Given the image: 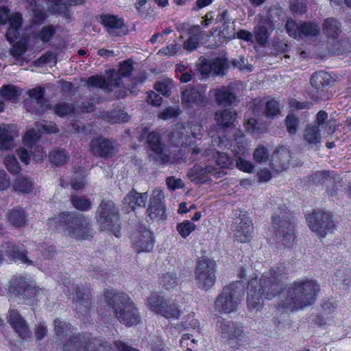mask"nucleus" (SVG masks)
I'll use <instances>...</instances> for the list:
<instances>
[{"label": "nucleus", "mask_w": 351, "mask_h": 351, "mask_svg": "<svg viewBox=\"0 0 351 351\" xmlns=\"http://www.w3.org/2000/svg\"><path fill=\"white\" fill-rule=\"evenodd\" d=\"M319 285L314 280L300 279L287 286L279 294L278 306L293 311L312 305L316 300Z\"/></svg>", "instance_id": "1"}, {"label": "nucleus", "mask_w": 351, "mask_h": 351, "mask_svg": "<svg viewBox=\"0 0 351 351\" xmlns=\"http://www.w3.org/2000/svg\"><path fill=\"white\" fill-rule=\"evenodd\" d=\"M280 280L275 270L263 273L258 282L256 278H252L247 287L248 308L258 311L263 306V298H274L279 292Z\"/></svg>", "instance_id": "2"}, {"label": "nucleus", "mask_w": 351, "mask_h": 351, "mask_svg": "<svg viewBox=\"0 0 351 351\" xmlns=\"http://www.w3.org/2000/svg\"><path fill=\"white\" fill-rule=\"evenodd\" d=\"M47 225L50 230L61 228L66 236L79 239H88L92 237L88 218L75 213L64 212L48 219Z\"/></svg>", "instance_id": "3"}, {"label": "nucleus", "mask_w": 351, "mask_h": 351, "mask_svg": "<svg viewBox=\"0 0 351 351\" xmlns=\"http://www.w3.org/2000/svg\"><path fill=\"white\" fill-rule=\"evenodd\" d=\"M104 304L109 308V315L114 313L118 320L127 326L141 322V316L134 302L123 293L108 290L104 293Z\"/></svg>", "instance_id": "4"}, {"label": "nucleus", "mask_w": 351, "mask_h": 351, "mask_svg": "<svg viewBox=\"0 0 351 351\" xmlns=\"http://www.w3.org/2000/svg\"><path fill=\"white\" fill-rule=\"evenodd\" d=\"M57 132L56 124L50 122L44 123H38L36 128L28 130L23 136V147L18 150V154L21 162L28 164L29 161L30 154L36 160H42L46 154L43 148L36 146V141L40 134L55 133Z\"/></svg>", "instance_id": "5"}, {"label": "nucleus", "mask_w": 351, "mask_h": 351, "mask_svg": "<svg viewBox=\"0 0 351 351\" xmlns=\"http://www.w3.org/2000/svg\"><path fill=\"white\" fill-rule=\"evenodd\" d=\"M243 295V286L235 282L223 287L215 302V309L220 315L233 313L237 311Z\"/></svg>", "instance_id": "6"}, {"label": "nucleus", "mask_w": 351, "mask_h": 351, "mask_svg": "<svg viewBox=\"0 0 351 351\" xmlns=\"http://www.w3.org/2000/svg\"><path fill=\"white\" fill-rule=\"evenodd\" d=\"M132 70V65L130 61H125L120 64L118 71L113 70L110 71L108 78L102 76H92L87 80L88 87H99L105 91L113 90L114 88L119 87L123 84L121 77H128Z\"/></svg>", "instance_id": "7"}, {"label": "nucleus", "mask_w": 351, "mask_h": 351, "mask_svg": "<svg viewBox=\"0 0 351 351\" xmlns=\"http://www.w3.org/2000/svg\"><path fill=\"white\" fill-rule=\"evenodd\" d=\"M287 218L288 213L285 210L276 211L272 216L271 232H274L278 242L289 247L295 240V226Z\"/></svg>", "instance_id": "8"}, {"label": "nucleus", "mask_w": 351, "mask_h": 351, "mask_svg": "<svg viewBox=\"0 0 351 351\" xmlns=\"http://www.w3.org/2000/svg\"><path fill=\"white\" fill-rule=\"evenodd\" d=\"M63 351H116L105 341L78 333L69 337Z\"/></svg>", "instance_id": "9"}, {"label": "nucleus", "mask_w": 351, "mask_h": 351, "mask_svg": "<svg viewBox=\"0 0 351 351\" xmlns=\"http://www.w3.org/2000/svg\"><path fill=\"white\" fill-rule=\"evenodd\" d=\"M228 143H225L219 136H213L211 144L205 149L202 156L208 159V162L211 163L213 167L217 170H222L224 176L226 174V169L232 165V160L224 152H221L217 148L221 149L223 147H227Z\"/></svg>", "instance_id": "10"}, {"label": "nucleus", "mask_w": 351, "mask_h": 351, "mask_svg": "<svg viewBox=\"0 0 351 351\" xmlns=\"http://www.w3.org/2000/svg\"><path fill=\"white\" fill-rule=\"evenodd\" d=\"M64 291L68 297L73 295V301L76 313L82 316H86L90 313L91 294L88 288L76 287L70 281L64 282Z\"/></svg>", "instance_id": "11"}, {"label": "nucleus", "mask_w": 351, "mask_h": 351, "mask_svg": "<svg viewBox=\"0 0 351 351\" xmlns=\"http://www.w3.org/2000/svg\"><path fill=\"white\" fill-rule=\"evenodd\" d=\"M96 219L102 229L110 231L114 229L115 237H120L119 230H116L117 227L119 228L118 209L112 201L104 200L101 202L97 210Z\"/></svg>", "instance_id": "12"}, {"label": "nucleus", "mask_w": 351, "mask_h": 351, "mask_svg": "<svg viewBox=\"0 0 351 351\" xmlns=\"http://www.w3.org/2000/svg\"><path fill=\"white\" fill-rule=\"evenodd\" d=\"M215 263L208 258L202 257L197 263L195 269V281L199 289L207 291L215 282Z\"/></svg>", "instance_id": "13"}, {"label": "nucleus", "mask_w": 351, "mask_h": 351, "mask_svg": "<svg viewBox=\"0 0 351 351\" xmlns=\"http://www.w3.org/2000/svg\"><path fill=\"white\" fill-rule=\"evenodd\" d=\"M306 220L310 229L321 237H325L335 227L330 214L322 210L313 211Z\"/></svg>", "instance_id": "14"}, {"label": "nucleus", "mask_w": 351, "mask_h": 351, "mask_svg": "<svg viewBox=\"0 0 351 351\" xmlns=\"http://www.w3.org/2000/svg\"><path fill=\"white\" fill-rule=\"evenodd\" d=\"M203 128L199 124H193L191 125L185 126L182 123L176 125L175 129L171 132L170 140L172 143L176 145H191L192 142L189 141L191 134L194 138L200 139L202 135Z\"/></svg>", "instance_id": "15"}, {"label": "nucleus", "mask_w": 351, "mask_h": 351, "mask_svg": "<svg viewBox=\"0 0 351 351\" xmlns=\"http://www.w3.org/2000/svg\"><path fill=\"white\" fill-rule=\"evenodd\" d=\"M217 330L221 337L227 340L230 344H240L246 341V336L242 326L237 323L224 319H219Z\"/></svg>", "instance_id": "16"}, {"label": "nucleus", "mask_w": 351, "mask_h": 351, "mask_svg": "<svg viewBox=\"0 0 351 351\" xmlns=\"http://www.w3.org/2000/svg\"><path fill=\"white\" fill-rule=\"evenodd\" d=\"M286 29L288 34L295 39L315 36L319 34L320 30L319 25L316 23L302 22L298 24L291 19L287 20Z\"/></svg>", "instance_id": "17"}, {"label": "nucleus", "mask_w": 351, "mask_h": 351, "mask_svg": "<svg viewBox=\"0 0 351 351\" xmlns=\"http://www.w3.org/2000/svg\"><path fill=\"white\" fill-rule=\"evenodd\" d=\"M9 291L25 300L34 298H36V300H40V295L44 293L43 289H36L34 286L29 284L23 277L11 281Z\"/></svg>", "instance_id": "18"}, {"label": "nucleus", "mask_w": 351, "mask_h": 351, "mask_svg": "<svg viewBox=\"0 0 351 351\" xmlns=\"http://www.w3.org/2000/svg\"><path fill=\"white\" fill-rule=\"evenodd\" d=\"M210 176L215 178H221L224 176L222 170H217L208 162L204 166L195 165L187 173V177L191 181L197 184H202L210 180Z\"/></svg>", "instance_id": "19"}, {"label": "nucleus", "mask_w": 351, "mask_h": 351, "mask_svg": "<svg viewBox=\"0 0 351 351\" xmlns=\"http://www.w3.org/2000/svg\"><path fill=\"white\" fill-rule=\"evenodd\" d=\"M232 231L238 241L241 243L250 241L253 233L252 219L245 213H241L234 219Z\"/></svg>", "instance_id": "20"}, {"label": "nucleus", "mask_w": 351, "mask_h": 351, "mask_svg": "<svg viewBox=\"0 0 351 351\" xmlns=\"http://www.w3.org/2000/svg\"><path fill=\"white\" fill-rule=\"evenodd\" d=\"M182 104L186 108H195L205 106V90L199 88L189 87L182 93Z\"/></svg>", "instance_id": "21"}, {"label": "nucleus", "mask_w": 351, "mask_h": 351, "mask_svg": "<svg viewBox=\"0 0 351 351\" xmlns=\"http://www.w3.org/2000/svg\"><path fill=\"white\" fill-rule=\"evenodd\" d=\"M142 134L143 136L148 134L147 137V142L149 147L153 152V154H151V157H152L155 160L162 163L168 162L169 158L163 152V145L161 142V138L158 133L156 132L148 133V129L144 128L143 130Z\"/></svg>", "instance_id": "22"}, {"label": "nucleus", "mask_w": 351, "mask_h": 351, "mask_svg": "<svg viewBox=\"0 0 351 351\" xmlns=\"http://www.w3.org/2000/svg\"><path fill=\"white\" fill-rule=\"evenodd\" d=\"M164 194L160 189H155L150 198L147 210V215L152 219L162 220L165 218V209L163 203Z\"/></svg>", "instance_id": "23"}, {"label": "nucleus", "mask_w": 351, "mask_h": 351, "mask_svg": "<svg viewBox=\"0 0 351 351\" xmlns=\"http://www.w3.org/2000/svg\"><path fill=\"white\" fill-rule=\"evenodd\" d=\"M133 247L138 252H150L154 243L152 234L147 229H143L136 232L132 237Z\"/></svg>", "instance_id": "24"}, {"label": "nucleus", "mask_w": 351, "mask_h": 351, "mask_svg": "<svg viewBox=\"0 0 351 351\" xmlns=\"http://www.w3.org/2000/svg\"><path fill=\"white\" fill-rule=\"evenodd\" d=\"M90 147V151L94 155L101 157H111L116 152L112 143L101 137L93 139Z\"/></svg>", "instance_id": "25"}, {"label": "nucleus", "mask_w": 351, "mask_h": 351, "mask_svg": "<svg viewBox=\"0 0 351 351\" xmlns=\"http://www.w3.org/2000/svg\"><path fill=\"white\" fill-rule=\"evenodd\" d=\"M0 252L5 258L7 257L10 260H19L24 263H30L25 251L21 250L19 246L10 241H5L1 245Z\"/></svg>", "instance_id": "26"}, {"label": "nucleus", "mask_w": 351, "mask_h": 351, "mask_svg": "<svg viewBox=\"0 0 351 351\" xmlns=\"http://www.w3.org/2000/svg\"><path fill=\"white\" fill-rule=\"evenodd\" d=\"M148 198L147 193H140L134 190L130 191L123 199V205L128 212L144 207Z\"/></svg>", "instance_id": "27"}, {"label": "nucleus", "mask_w": 351, "mask_h": 351, "mask_svg": "<svg viewBox=\"0 0 351 351\" xmlns=\"http://www.w3.org/2000/svg\"><path fill=\"white\" fill-rule=\"evenodd\" d=\"M8 322L21 337L29 336L30 332L26 322L16 311H9Z\"/></svg>", "instance_id": "28"}, {"label": "nucleus", "mask_w": 351, "mask_h": 351, "mask_svg": "<svg viewBox=\"0 0 351 351\" xmlns=\"http://www.w3.org/2000/svg\"><path fill=\"white\" fill-rule=\"evenodd\" d=\"M219 105H230L236 101L234 94L229 87H222L210 91Z\"/></svg>", "instance_id": "29"}, {"label": "nucleus", "mask_w": 351, "mask_h": 351, "mask_svg": "<svg viewBox=\"0 0 351 351\" xmlns=\"http://www.w3.org/2000/svg\"><path fill=\"white\" fill-rule=\"evenodd\" d=\"M102 23L108 28L110 34L119 35L124 26L123 21L114 15H104L101 18Z\"/></svg>", "instance_id": "30"}, {"label": "nucleus", "mask_w": 351, "mask_h": 351, "mask_svg": "<svg viewBox=\"0 0 351 351\" xmlns=\"http://www.w3.org/2000/svg\"><path fill=\"white\" fill-rule=\"evenodd\" d=\"M22 24L21 14L16 12L10 18L9 27L5 34L7 40L11 43L19 36V29Z\"/></svg>", "instance_id": "31"}, {"label": "nucleus", "mask_w": 351, "mask_h": 351, "mask_svg": "<svg viewBox=\"0 0 351 351\" xmlns=\"http://www.w3.org/2000/svg\"><path fill=\"white\" fill-rule=\"evenodd\" d=\"M324 35L329 38H337L341 32L340 23L334 18L326 19L322 27Z\"/></svg>", "instance_id": "32"}, {"label": "nucleus", "mask_w": 351, "mask_h": 351, "mask_svg": "<svg viewBox=\"0 0 351 351\" xmlns=\"http://www.w3.org/2000/svg\"><path fill=\"white\" fill-rule=\"evenodd\" d=\"M332 77L330 75L323 71L314 73L311 79V84L317 92L323 90V88L326 87L330 84Z\"/></svg>", "instance_id": "33"}, {"label": "nucleus", "mask_w": 351, "mask_h": 351, "mask_svg": "<svg viewBox=\"0 0 351 351\" xmlns=\"http://www.w3.org/2000/svg\"><path fill=\"white\" fill-rule=\"evenodd\" d=\"M270 29H271V24L269 20L259 22L254 27V34L258 44L263 45L266 42Z\"/></svg>", "instance_id": "34"}, {"label": "nucleus", "mask_w": 351, "mask_h": 351, "mask_svg": "<svg viewBox=\"0 0 351 351\" xmlns=\"http://www.w3.org/2000/svg\"><path fill=\"white\" fill-rule=\"evenodd\" d=\"M166 300L158 293H152L147 299L146 306L156 315H160Z\"/></svg>", "instance_id": "35"}, {"label": "nucleus", "mask_w": 351, "mask_h": 351, "mask_svg": "<svg viewBox=\"0 0 351 351\" xmlns=\"http://www.w3.org/2000/svg\"><path fill=\"white\" fill-rule=\"evenodd\" d=\"M12 127L9 125H0V148L8 149L13 145L14 134Z\"/></svg>", "instance_id": "36"}, {"label": "nucleus", "mask_w": 351, "mask_h": 351, "mask_svg": "<svg viewBox=\"0 0 351 351\" xmlns=\"http://www.w3.org/2000/svg\"><path fill=\"white\" fill-rule=\"evenodd\" d=\"M237 114L234 110H223L215 113V119L222 127H229L235 121Z\"/></svg>", "instance_id": "37"}, {"label": "nucleus", "mask_w": 351, "mask_h": 351, "mask_svg": "<svg viewBox=\"0 0 351 351\" xmlns=\"http://www.w3.org/2000/svg\"><path fill=\"white\" fill-rule=\"evenodd\" d=\"M160 315L167 319H178L182 315V311L180 309L177 304L170 301H166L165 304L162 308Z\"/></svg>", "instance_id": "38"}, {"label": "nucleus", "mask_w": 351, "mask_h": 351, "mask_svg": "<svg viewBox=\"0 0 351 351\" xmlns=\"http://www.w3.org/2000/svg\"><path fill=\"white\" fill-rule=\"evenodd\" d=\"M45 89L43 87H36L29 91V96L33 101H35L43 110H47L49 104L45 100Z\"/></svg>", "instance_id": "39"}, {"label": "nucleus", "mask_w": 351, "mask_h": 351, "mask_svg": "<svg viewBox=\"0 0 351 351\" xmlns=\"http://www.w3.org/2000/svg\"><path fill=\"white\" fill-rule=\"evenodd\" d=\"M8 221L16 227L25 225L26 221L25 210L20 208H14L8 214Z\"/></svg>", "instance_id": "40"}, {"label": "nucleus", "mask_w": 351, "mask_h": 351, "mask_svg": "<svg viewBox=\"0 0 351 351\" xmlns=\"http://www.w3.org/2000/svg\"><path fill=\"white\" fill-rule=\"evenodd\" d=\"M304 140L311 145H317L321 140L320 130L318 127L308 126L304 132Z\"/></svg>", "instance_id": "41"}, {"label": "nucleus", "mask_w": 351, "mask_h": 351, "mask_svg": "<svg viewBox=\"0 0 351 351\" xmlns=\"http://www.w3.org/2000/svg\"><path fill=\"white\" fill-rule=\"evenodd\" d=\"M1 95L8 101L16 102L21 95V92L15 86L4 85L1 88Z\"/></svg>", "instance_id": "42"}, {"label": "nucleus", "mask_w": 351, "mask_h": 351, "mask_svg": "<svg viewBox=\"0 0 351 351\" xmlns=\"http://www.w3.org/2000/svg\"><path fill=\"white\" fill-rule=\"evenodd\" d=\"M34 183L32 180L25 176H19L16 180L14 187L15 190L24 193H28L32 191Z\"/></svg>", "instance_id": "43"}, {"label": "nucleus", "mask_w": 351, "mask_h": 351, "mask_svg": "<svg viewBox=\"0 0 351 351\" xmlns=\"http://www.w3.org/2000/svg\"><path fill=\"white\" fill-rule=\"evenodd\" d=\"M71 200L73 206L77 210L88 211L91 208V202L87 197L74 195L71 197Z\"/></svg>", "instance_id": "44"}, {"label": "nucleus", "mask_w": 351, "mask_h": 351, "mask_svg": "<svg viewBox=\"0 0 351 351\" xmlns=\"http://www.w3.org/2000/svg\"><path fill=\"white\" fill-rule=\"evenodd\" d=\"M198 339L193 335L184 334L180 339V346L187 351H195L197 347Z\"/></svg>", "instance_id": "45"}, {"label": "nucleus", "mask_w": 351, "mask_h": 351, "mask_svg": "<svg viewBox=\"0 0 351 351\" xmlns=\"http://www.w3.org/2000/svg\"><path fill=\"white\" fill-rule=\"evenodd\" d=\"M265 113L267 118H276L280 114L279 102L274 99L269 100L265 104Z\"/></svg>", "instance_id": "46"}, {"label": "nucleus", "mask_w": 351, "mask_h": 351, "mask_svg": "<svg viewBox=\"0 0 351 351\" xmlns=\"http://www.w3.org/2000/svg\"><path fill=\"white\" fill-rule=\"evenodd\" d=\"M199 322L195 318L194 313L188 314L184 320L178 324L179 328L184 330H196L199 328Z\"/></svg>", "instance_id": "47"}, {"label": "nucleus", "mask_w": 351, "mask_h": 351, "mask_svg": "<svg viewBox=\"0 0 351 351\" xmlns=\"http://www.w3.org/2000/svg\"><path fill=\"white\" fill-rule=\"evenodd\" d=\"M51 162L55 165H62L64 164L69 158L68 153L64 149H56L49 154Z\"/></svg>", "instance_id": "48"}, {"label": "nucleus", "mask_w": 351, "mask_h": 351, "mask_svg": "<svg viewBox=\"0 0 351 351\" xmlns=\"http://www.w3.org/2000/svg\"><path fill=\"white\" fill-rule=\"evenodd\" d=\"M333 281L339 289L346 290L351 285V280L348 275L345 274L343 271H339L335 274Z\"/></svg>", "instance_id": "49"}, {"label": "nucleus", "mask_w": 351, "mask_h": 351, "mask_svg": "<svg viewBox=\"0 0 351 351\" xmlns=\"http://www.w3.org/2000/svg\"><path fill=\"white\" fill-rule=\"evenodd\" d=\"M54 330L56 335L62 338L71 332V328L65 321L56 319L54 322Z\"/></svg>", "instance_id": "50"}, {"label": "nucleus", "mask_w": 351, "mask_h": 351, "mask_svg": "<svg viewBox=\"0 0 351 351\" xmlns=\"http://www.w3.org/2000/svg\"><path fill=\"white\" fill-rule=\"evenodd\" d=\"M196 226L191 221L186 220L177 225V230L182 238H186L195 230Z\"/></svg>", "instance_id": "51"}, {"label": "nucleus", "mask_w": 351, "mask_h": 351, "mask_svg": "<svg viewBox=\"0 0 351 351\" xmlns=\"http://www.w3.org/2000/svg\"><path fill=\"white\" fill-rule=\"evenodd\" d=\"M53 110L55 113L60 117L70 114L75 111L73 106L67 103H60L56 104L54 106ZM76 110L79 111L78 109H76Z\"/></svg>", "instance_id": "52"}, {"label": "nucleus", "mask_w": 351, "mask_h": 351, "mask_svg": "<svg viewBox=\"0 0 351 351\" xmlns=\"http://www.w3.org/2000/svg\"><path fill=\"white\" fill-rule=\"evenodd\" d=\"M173 83L171 80L158 82L155 84V90L164 96H169L171 94Z\"/></svg>", "instance_id": "53"}, {"label": "nucleus", "mask_w": 351, "mask_h": 351, "mask_svg": "<svg viewBox=\"0 0 351 351\" xmlns=\"http://www.w3.org/2000/svg\"><path fill=\"white\" fill-rule=\"evenodd\" d=\"M160 282L166 289H171L178 285V279L173 273H167L161 278Z\"/></svg>", "instance_id": "54"}, {"label": "nucleus", "mask_w": 351, "mask_h": 351, "mask_svg": "<svg viewBox=\"0 0 351 351\" xmlns=\"http://www.w3.org/2000/svg\"><path fill=\"white\" fill-rule=\"evenodd\" d=\"M4 163L8 170L13 174L19 173L21 167L14 156H7L4 159Z\"/></svg>", "instance_id": "55"}, {"label": "nucleus", "mask_w": 351, "mask_h": 351, "mask_svg": "<svg viewBox=\"0 0 351 351\" xmlns=\"http://www.w3.org/2000/svg\"><path fill=\"white\" fill-rule=\"evenodd\" d=\"M180 112L179 107H168L161 111L159 117L163 120H169L177 117Z\"/></svg>", "instance_id": "56"}, {"label": "nucleus", "mask_w": 351, "mask_h": 351, "mask_svg": "<svg viewBox=\"0 0 351 351\" xmlns=\"http://www.w3.org/2000/svg\"><path fill=\"white\" fill-rule=\"evenodd\" d=\"M254 159L258 162H266L269 158L267 149L263 146H258L254 152Z\"/></svg>", "instance_id": "57"}, {"label": "nucleus", "mask_w": 351, "mask_h": 351, "mask_svg": "<svg viewBox=\"0 0 351 351\" xmlns=\"http://www.w3.org/2000/svg\"><path fill=\"white\" fill-rule=\"evenodd\" d=\"M54 34V29L51 26H45L38 34V38L43 43L48 42Z\"/></svg>", "instance_id": "58"}, {"label": "nucleus", "mask_w": 351, "mask_h": 351, "mask_svg": "<svg viewBox=\"0 0 351 351\" xmlns=\"http://www.w3.org/2000/svg\"><path fill=\"white\" fill-rule=\"evenodd\" d=\"M256 125V120L251 118L245 123V127L249 132L253 134L263 132L265 128Z\"/></svg>", "instance_id": "59"}, {"label": "nucleus", "mask_w": 351, "mask_h": 351, "mask_svg": "<svg viewBox=\"0 0 351 351\" xmlns=\"http://www.w3.org/2000/svg\"><path fill=\"white\" fill-rule=\"evenodd\" d=\"M285 124L288 132L291 134H295L298 129V119L293 115H288L285 119Z\"/></svg>", "instance_id": "60"}, {"label": "nucleus", "mask_w": 351, "mask_h": 351, "mask_svg": "<svg viewBox=\"0 0 351 351\" xmlns=\"http://www.w3.org/2000/svg\"><path fill=\"white\" fill-rule=\"evenodd\" d=\"M27 50L26 45L24 42H17L13 45L11 49V54L15 57L19 58L25 53Z\"/></svg>", "instance_id": "61"}, {"label": "nucleus", "mask_w": 351, "mask_h": 351, "mask_svg": "<svg viewBox=\"0 0 351 351\" xmlns=\"http://www.w3.org/2000/svg\"><path fill=\"white\" fill-rule=\"evenodd\" d=\"M237 167L240 170L246 173H252L254 170L253 165L241 157H238L237 160Z\"/></svg>", "instance_id": "62"}, {"label": "nucleus", "mask_w": 351, "mask_h": 351, "mask_svg": "<svg viewBox=\"0 0 351 351\" xmlns=\"http://www.w3.org/2000/svg\"><path fill=\"white\" fill-rule=\"evenodd\" d=\"M56 62V56L52 51H47L36 62L37 66H43L44 64Z\"/></svg>", "instance_id": "63"}, {"label": "nucleus", "mask_w": 351, "mask_h": 351, "mask_svg": "<svg viewBox=\"0 0 351 351\" xmlns=\"http://www.w3.org/2000/svg\"><path fill=\"white\" fill-rule=\"evenodd\" d=\"M166 183L168 188L171 190L182 189L184 186V184L181 179L176 178L175 177H168L166 179Z\"/></svg>", "instance_id": "64"}]
</instances>
